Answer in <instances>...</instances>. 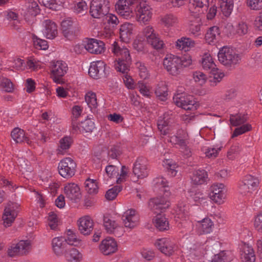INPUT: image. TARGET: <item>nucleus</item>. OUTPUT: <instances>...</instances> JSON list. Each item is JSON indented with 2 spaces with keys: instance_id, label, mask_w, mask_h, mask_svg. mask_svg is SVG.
<instances>
[{
  "instance_id": "1",
  "label": "nucleus",
  "mask_w": 262,
  "mask_h": 262,
  "mask_svg": "<svg viewBox=\"0 0 262 262\" xmlns=\"http://www.w3.org/2000/svg\"><path fill=\"white\" fill-rule=\"evenodd\" d=\"M112 51L117 56H118L117 62L115 64V69L117 71L127 74L129 71L132 59L128 50L127 48H120L117 42L114 41L112 45Z\"/></svg>"
},
{
  "instance_id": "2",
  "label": "nucleus",
  "mask_w": 262,
  "mask_h": 262,
  "mask_svg": "<svg viewBox=\"0 0 262 262\" xmlns=\"http://www.w3.org/2000/svg\"><path fill=\"white\" fill-rule=\"evenodd\" d=\"M219 61L227 67H231L239 63L240 56L232 49L224 47L218 53Z\"/></svg>"
},
{
  "instance_id": "3",
  "label": "nucleus",
  "mask_w": 262,
  "mask_h": 262,
  "mask_svg": "<svg viewBox=\"0 0 262 262\" xmlns=\"http://www.w3.org/2000/svg\"><path fill=\"white\" fill-rule=\"evenodd\" d=\"M110 9L108 0H92L90 7V14L95 18L100 19L107 14Z\"/></svg>"
},
{
  "instance_id": "4",
  "label": "nucleus",
  "mask_w": 262,
  "mask_h": 262,
  "mask_svg": "<svg viewBox=\"0 0 262 262\" xmlns=\"http://www.w3.org/2000/svg\"><path fill=\"white\" fill-rule=\"evenodd\" d=\"M135 11L136 19L140 23L145 24L152 18V9L146 1L140 2L136 6Z\"/></svg>"
},
{
  "instance_id": "5",
  "label": "nucleus",
  "mask_w": 262,
  "mask_h": 262,
  "mask_svg": "<svg viewBox=\"0 0 262 262\" xmlns=\"http://www.w3.org/2000/svg\"><path fill=\"white\" fill-rule=\"evenodd\" d=\"M259 185L257 178L250 174L245 176L239 185V192L244 195L251 194Z\"/></svg>"
},
{
  "instance_id": "6",
  "label": "nucleus",
  "mask_w": 262,
  "mask_h": 262,
  "mask_svg": "<svg viewBox=\"0 0 262 262\" xmlns=\"http://www.w3.org/2000/svg\"><path fill=\"white\" fill-rule=\"evenodd\" d=\"M76 164L71 158H65L58 164V170L61 176L64 178H70L75 173Z\"/></svg>"
},
{
  "instance_id": "7",
  "label": "nucleus",
  "mask_w": 262,
  "mask_h": 262,
  "mask_svg": "<svg viewBox=\"0 0 262 262\" xmlns=\"http://www.w3.org/2000/svg\"><path fill=\"white\" fill-rule=\"evenodd\" d=\"M68 69L67 64L62 61L53 62L51 67V73L53 81L57 83H63L62 77L67 73Z\"/></svg>"
},
{
  "instance_id": "8",
  "label": "nucleus",
  "mask_w": 262,
  "mask_h": 262,
  "mask_svg": "<svg viewBox=\"0 0 262 262\" xmlns=\"http://www.w3.org/2000/svg\"><path fill=\"white\" fill-rule=\"evenodd\" d=\"M174 103L185 110H195L197 104L192 96L178 94L173 98Z\"/></svg>"
},
{
  "instance_id": "9",
  "label": "nucleus",
  "mask_w": 262,
  "mask_h": 262,
  "mask_svg": "<svg viewBox=\"0 0 262 262\" xmlns=\"http://www.w3.org/2000/svg\"><path fill=\"white\" fill-rule=\"evenodd\" d=\"M181 58L174 55H167L164 59L163 65L172 75L177 76L182 71Z\"/></svg>"
},
{
  "instance_id": "10",
  "label": "nucleus",
  "mask_w": 262,
  "mask_h": 262,
  "mask_svg": "<svg viewBox=\"0 0 262 262\" xmlns=\"http://www.w3.org/2000/svg\"><path fill=\"white\" fill-rule=\"evenodd\" d=\"M31 249L30 242L20 241L17 244L11 245L8 249L7 253L9 256L13 257L18 255H23L28 254Z\"/></svg>"
},
{
  "instance_id": "11",
  "label": "nucleus",
  "mask_w": 262,
  "mask_h": 262,
  "mask_svg": "<svg viewBox=\"0 0 262 262\" xmlns=\"http://www.w3.org/2000/svg\"><path fill=\"white\" fill-rule=\"evenodd\" d=\"M135 0H119L116 9L118 13L125 19H129L133 16L132 6Z\"/></svg>"
},
{
  "instance_id": "12",
  "label": "nucleus",
  "mask_w": 262,
  "mask_h": 262,
  "mask_svg": "<svg viewBox=\"0 0 262 262\" xmlns=\"http://www.w3.org/2000/svg\"><path fill=\"white\" fill-rule=\"evenodd\" d=\"M172 116L171 114L166 113L159 117L157 121L158 129L163 135L169 134L172 129Z\"/></svg>"
},
{
  "instance_id": "13",
  "label": "nucleus",
  "mask_w": 262,
  "mask_h": 262,
  "mask_svg": "<svg viewBox=\"0 0 262 262\" xmlns=\"http://www.w3.org/2000/svg\"><path fill=\"white\" fill-rule=\"evenodd\" d=\"M169 206L170 203L168 199L162 196L152 198L148 202L149 208L155 213L164 211Z\"/></svg>"
},
{
  "instance_id": "14",
  "label": "nucleus",
  "mask_w": 262,
  "mask_h": 262,
  "mask_svg": "<svg viewBox=\"0 0 262 262\" xmlns=\"http://www.w3.org/2000/svg\"><path fill=\"white\" fill-rule=\"evenodd\" d=\"M122 219L125 227L133 229L139 224V215L133 209L126 210L122 215Z\"/></svg>"
},
{
  "instance_id": "15",
  "label": "nucleus",
  "mask_w": 262,
  "mask_h": 262,
  "mask_svg": "<svg viewBox=\"0 0 262 262\" xmlns=\"http://www.w3.org/2000/svg\"><path fill=\"white\" fill-rule=\"evenodd\" d=\"M64 193L66 198L74 203L78 202L81 198L80 189L78 185L74 183L66 184Z\"/></svg>"
},
{
  "instance_id": "16",
  "label": "nucleus",
  "mask_w": 262,
  "mask_h": 262,
  "mask_svg": "<svg viewBox=\"0 0 262 262\" xmlns=\"http://www.w3.org/2000/svg\"><path fill=\"white\" fill-rule=\"evenodd\" d=\"M19 206L16 203L10 202L4 210V213L3 215L4 224L5 226H10L12 223L14 221L17 215L16 209Z\"/></svg>"
},
{
  "instance_id": "17",
  "label": "nucleus",
  "mask_w": 262,
  "mask_h": 262,
  "mask_svg": "<svg viewBox=\"0 0 262 262\" xmlns=\"http://www.w3.org/2000/svg\"><path fill=\"white\" fill-rule=\"evenodd\" d=\"M210 198L214 202L221 204L226 198V189L222 183L214 184L210 187Z\"/></svg>"
},
{
  "instance_id": "18",
  "label": "nucleus",
  "mask_w": 262,
  "mask_h": 262,
  "mask_svg": "<svg viewBox=\"0 0 262 262\" xmlns=\"http://www.w3.org/2000/svg\"><path fill=\"white\" fill-rule=\"evenodd\" d=\"M209 6V0H191L189 4V10L192 15H200L204 14Z\"/></svg>"
},
{
  "instance_id": "19",
  "label": "nucleus",
  "mask_w": 262,
  "mask_h": 262,
  "mask_svg": "<svg viewBox=\"0 0 262 262\" xmlns=\"http://www.w3.org/2000/svg\"><path fill=\"white\" fill-rule=\"evenodd\" d=\"M193 225L196 232L200 235L210 233L214 227L213 222L209 217L201 220H195Z\"/></svg>"
},
{
  "instance_id": "20",
  "label": "nucleus",
  "mask_w": 262,
  "mask_h": 262,
  "mask_svg": "<svg viewBox=\"0 0 262 262\" xmlns=\"http://www.w3.org/2000/svg\"><path fill=\"white\" fill-rule=\"evenodd\" d=\"M155 246L162 253L167 256H170L174 252L175 245L168 238H162L157 239Z\"/></svg>"
},
{
  "instance_id": "21",
  "label": "nucleus",
  "mask_w": 262,
  "mask_h": 262,
  "mask_svg": "<svg viewBox=\"0 0 262 262\" xmlns=\"http://www.w3.org/2000/svg\"><path fill=\"white\" fill-rule=\"evenodd\" d=\"M94 225V222L89 216L81 217L77 221L78 230L84 235H88L91 233Z\"/></svg>"
},
{
  "instance_id": "22",
  "label": "nucleus",
  "mask_w": 262,
  "mask_h": 262,
  "mask_svg": "<svg viewBox=\"0 0 262 262\" xmlns=\"http://www.w3.org/2000/svg\"><path fill=\"white\" fill-rule=\"evenodd\" d=\"M133 172L139 179H143L148 176L147 161L145 158H139L136 160Z\"/></svg>"
},
{
  "instance_id": "23",
  "label": "nucleus",
  "mask_w": 262,
  "mask_h": 262,
  "mask_svg": "<svg viewBox=\"0 0 262 262\" xmlns=\"http://www.w3.org/2000/svg\"><path fill=\"white\" fill-rule=\"evenodd\" d=\"M106 64L102 61L99 60L91 63L89 70V74L93 78L98 79L101 76L106 75Z\"/></svg>"
},
{
  "instance_id": "24",
  "label": "nucleus",
  "mask_w": 262,
  "mask_h": 262,
  "mask_svg": "<svg viewBox=\"0 0 262 262\" xmlns=\"http://www.w3.org/2000/svg\"><path fill=\"white\" fill-rule=\"evenodd\" d=\"M99 249L104 255H108L117 251V244L114 239L107 238L101 242Z\"/></svg>"
},
{
  "instance_id": "25",
  "label": "nucleus",
  "mask_w": 262,
  "mask_h": 262,
  "mask_svg": "<svg viewBox=\"0 0 262 262\" xmlns=\"http://www.w3.org/2000/svg\"><path fill=\"white\" fill-rule=\"evenodd\" d=\"M176 144H178L182 149L186 150L185 154L189 156L190 153L189 149L187 146L189 143V135L187 132L183 129L178 130L177 135L174 137Z\"/></svg>"
},
{
  "instance_id": "26",
  "label": "nucleus",
  "mask_w": 262,
  "mask_h": 262,
  "mask_svg": "<svg viewBox=\"0 0 262 262\" xmlns=\"http://www.w3.org/2000/svg\"><path fill=\"white\" fill-rule=\"evenodd\" d=\"M86 50L92 54H101L104 51V43L103 41L96 39H90L84 45Z\"/></svg>"
},
{
  "instance_id": "27",
  "label": "nucleus",
  "mask_w": 262,
  "mask_h": 262,
  "mask_svg": "<svg viewBox=\"0 0 262 262\" xmlns=\"http://www.w3.org/2000/svg\"><path fill=\"white\" fill-rule=\"evenodd\" d=\"M61 28L63 36L67 39H71L75 36L76 28L71 18L63 20L61 22Z\"/></svg>"
},
{
  "instance_id": "28",
  "label": "nucleus",
  "mask_w": 262,
  "mask_h": 262,
  "mask_svg": "<svg viewBox=\"0 0 262 262\" xmlns=\"http://www.w3.org/2000/svg\"><path fill=\"white\" fill-rule=\"evenodd\" d=\"M45 29L43 33L48 39H53L58 34L57 25L52 20L50 19L45 20L43 21Z\"/></svg>"
},
{
  "instance_id": "29",
  "label": "nucleus",
  "mask_w": 262,
  "mask_h": 262,
  "mask_svg": "<svg viewBox=\"0 0 262 262\" xmlns=\"http://www.w3.org/2000/svg\"><path fill=\"white\" fill-rule=\"evenodd\" d=\"M11 136L16 143L26 142L28 145L31 144V141L29 139L25 131L18 127L14 128L11 132Z\"/></svg>"
},
{
  "instance_id": "30",
  "label": "nucleus",
  "mask_w": 262,
  "mask_h": 262,
  "mask_svg": "<svg viewBox=\"0 0 262 262\" xmlns=\"http://www.w3.org/2000/svg\"><path fill=\"white\" fill-rule=\"evenodd\" d=\"M241 258L243 262H255V254L253 248L249 244H245L242 248Z\"/></svg>"
},
{
  "instance_id": "31",
  "label": "nucleus",
  "mask_w": 262,
  "mask_h": 262,
  "mask_svg": "<svg viewBox=\"0 0 262 262\" xmlns=\"http://www.w3.org/2000/svg\"><path fill=\"white\" fill-rule=\"evenodd\" d=\"M208 179L207 172L204 169H198L193 172L191 177V183L193 185H199L204 184Z\"/></svg>"
},
{
  "instance_id": "32",
  "label": "nucleus",
  "mask_w": 262,
  "mask_h": 262,
  "mask_svg": "<svg viewBox=\"0 0 262 262\" xmlns=\"http://www.w3.org/2000/svg\"><path fill=\"white\" fill-rule=\"evenodd\" d=\"M195 42L192 39L182 37L176 42V47L180 50L187 52L195 46Z\"/></svg>"
},
{
  "instance_id": "33",
  "label": "nucleus",
  "mask_w": 262,
  "mask_h": 262,
  "mask_svg": "<svg viewBox=\"0 0 262 262\" xmlns=\"http://www.w3.org/2000/svg\"><path fill=\"white\" fill-rule=\"evenodd\" d=\"M66 245L65 238L62 237H57L52 239V249L57 256H60L63 253Z\"/></svg>"
},
{
  "instance_id": "34",
  "label": "nucleus",
  "mask_w": 262,
  "mask_h": 262,
  "mask_svg": "<svg viewBox=\"0 0 262 262\" xmlns=\"http://www.w3.org/2000/svg\"><path fill=\"white\" fill-rule=\"evenodd\" d=\"M39 12L38 4L35 2L28 3L27 8L24 13V17L27 21L31 20L35 17Z\"/></svg>"
},
{
  "instance_id": "35",
  "label": "nucleus",
  "mask_w": 262,
  "mask_h": 262,
  "mask_svg": "<svg viewBox=\"0 0 262 262\" xmlns=\"http://www.w3.org/2000/svg\"><path fill=\"white\" fill-rule=\"evenodd\" d=\"M133 26L129 23L122 25L120 28V36L122 41L128 42L133 33Z\"/></svg>"
},
{
  "instance_id": "36",
  "label": "nucleus",
  "mask_w": 262,
  "mask_h": 262,
  "mask_svg": "<svg viewBox=\"0 0 262 262\" xmlns=\"http://www.w3.org/2000/svg\"><path fill=\"white\" fill-rule=\"evenodd\" d=\"M160 21L162 25L169 28L177 25L179 22V19L174 14L167 13L161 16Z\"/></svg>"
},
{
  "instance_id": "37",
  "label": "nucleus",
  "mask_w": 262,
  "mask_h": 262,
  "mask_svg": "<svg viewBox=\"0 0 262 262\" xmlns=\"http://www.w3.org/2000/svg\"><path fill=\"white\" fill-rule=\"evenodd\" d=\"M220 34L219 27H210L205 35V39L209 44L213 43L217 40Z\"/></svg>"
},
{
  "instance_id": "38",
  "label": "nucleus",
  "mask_w": 262,
  "mask_h": 262,
  "mask_svg": "<svg viewBox=\"0 0 262 262\" xmlns=\"http://www.w3.org/2000/svg\"><path fill=\"white\" fill-rule=\"evenodd\" d=\"M155 226L160 231L167 230L169 229V223L165 216L158 214L154 220Z\"/></svg>"
},
{
  "instance_id": "39",
  "label": "nucleus",
  "mask_w": 262,
  "mask_h": 262,
  "mask_svg": "<svg viewBox=\"0 0 262 262\" xmlns=\"http://www.w3.org/2000/svg\"><path fill=\"white\" fill-rule=\"evenodd\" d=\"M103 224L106 232L108 233L115 234L116 230L122 228L118 226L116 222L107 216H104Z\"/></svg>"
},
{
  "instance_id": "40",
  "label": "nucleus",
  "mask_w": 262,
  "mask_h": 262,
  "mask_svg": "<svg viewBox=\"0 0 262 262\" xmlns=\"http://www.w3.org/2000/svg\"><path fill=\"white\" fill-rule=\"evenodd\" d=\"M65 257L68 262H80L81 254L75 248H72L66 252Z\"/></svg>"
},
{
  "instance_id": "41",
  "label": "nucleus",
  "mask_w": 262,
  "mask_h": 262,
  "mask_svg": "<svg viewBox=\"0 0 262 262\" xmlns=\"http://www.w3.org/2000/svg\"><path fill=\"white\" fill-rule=\"evenodd\" d=\"M155 94L161 101H165L168 95L167 88L163 82L158 84L155 89Z\"/></svg>"
},
{
  "instance_id": "42",
  "label": "nucleus",
  "mask_w": 262,
  "mask_h": 262,
  "mask_svg": "<svg viewBox=\"0 0 262 262\" xmlns=\"http://www.w3.org/2000/svg\"><path fill=\"white\" fill-rule=\"evenodd\" d=\"M202 65L204 70H214L215 69V64L210 54L205 53L202 58Z\"/></svg>"
},
{
  "instance_id": "43",
  "label": "nucleus",
  "mask_w": 262,
  "mask_h": 262,
  "mask_svg": "<svg viewBox=\"0 0 262 262\" xmlns=\"http://www.w3.org/2000/svg\"><path fill=\"white\" fill-rule=\"evenodd\" d=\"M195 17V20L191 21L189 28L190 31L194 35H198L199 33L201 31V28L202 26L203 23L200 15H193Z\"/></svg>"
},
{
  "instance_id": "44",
  "label": "nucleus",
  "mask_w": 262,
  "mask_h": 262,
  "mask_svg": "<svg viewBox=\"0 0 262 262\" xmlns=\"http://www.w3.org/2000/svg\"><path fill=\"white\" fill-rule=\"evenodd\" d=\"M190 196L193 200L198 203L202 204L205 202L207 199V195L203 193L202 191L199 189L189 191Z\"/></svg>"
},
{
  "instance_id": "45",
  "label": "nucleus",
  "mask_w": 262,
  "mask_h": 262,
  "mask_svg": "<svg viewBox=\"0 0 262 262\" xmlns=\"http://www.w3.org/2000/svg\"><path fill=\"white\" fill-rule=\"evenodd\" d=\"M85 190L90 194H95L98 192V186L96 181L93 179H88L85 183Z\"/></svg>"
},
{
  "instance_id": "46",
  "label": "nucleus",
  "mask_w": 262,
  "mask_h": 262,
  "mask_svg": "<svg viewBox=\"0 0 262 262\" xmlns=\"http://www.w3.org/2000/svg\"><path fill=\"white\" fill-rule=\"evenodd\" d=\"M221 2V8L224 15L226 16H229L233 9V0H220Z\"/></svg>"
},
{
  "instance_id": "47",
  "label": "nucleus",
  "mask_w": 262,
  "mask_h": 262,
  "mask_svg": "<svg viewBox=\"0 0 262 262\" xmlns=\"http://www.w3.org/2000/svg\"><path fill=\"white\" fill-rule=\"evenodd\" d=\"M85 101L91 109L96 108L98 106L96 94L94 92H88L85 95Z\"/></svg>"
},
{
  "instance_id": "48",
  "label": "nucleus",
  "mask_w": 262,
  "mask_h": 262,
  "mask_svg": "<svg viewBox=\"0 0 262 262\" xmlns=\"http://www.w3.org/2000/svg\"><path fill=\"white\" fill-rule=\"evenodd\" d=\"M32 39L33 45L36 49L46 50L48 48V42L46 40L39 38L33 34L32 35Z\"/></svg>"
},
{
  "instance_id": "49",
  "label": "nucleus",
  "mask_w": 262,
  "mask_h": 262,
  "mask_svg": "<svg viewBox=\"0 0 262 262\" xmlns=\"http://www.w3.org/2000/svg\"><path fill=\"white\" fill-rule=\"evenodd\" d=\"M163 166L167 169L168 174L171 177L177 176L179 167L175 163H171L169 160L164 161Z\"/></svg>"
},
{
  "instance_id": "50",
  "label": "nucleus",
  "mask_w": 262,
  "mask_h": 262,
  "mask_svg": "<svg viewBox=\"0 0 262 262\" xmlns=\"http://www.w3.org/2000/svg\"><path fill=\"white\" fill-rule=\"evenodd\" d=\"M72 142V139L68 137H65L60 139L58 149V154H63L64 152L70 148Z\"/></svg>"
},
{
  "instance_id": "51",
  "label": "nucleus",
  "mask_w": 262,
  "mask_h": 262,
  "mask_svg": "<svg viewBox=\"0 0 262 262\" xmlns=\"http://www.w3.org/2000/svg\"><path fill=\"white\" fill-rule=\"evenodd\" d=\"M247 121V118L245 115L241 114L231 115L230 121L233 126H238L244 123Z\"/></svg>"
},
{
  "instance_id": "52",
  "label": "nucleus",
  "mask_w": 262,
  "mask_h": 262,
  "mask_svg": "<svg viewBox=\"0 0 262 262\" xmlns=\"http://www.w3.org/2000/svg\"><path fill=\"white\" fill-rule=\"evenodd\" d=\"M121 190L122 187L119 185L115 186L112 188L110 189L105 194L106 199L110 201L114 200Z\"/></svg>"
},
{
  "instance_id": "53",
  "label": "nucleus",
  "mask_w": 262,
  "mask_h": 262,
  "mask_svg": "<svg viewBox=\"0 0 262 262\" xmlns=\"http://www.w3.org/2000/svg\"><path fill=\"white\" fill-rule=\"evenodd\" d=\"M136 67L139 70V74L141 78L146 79L149 77L148 70L144 63L138 61L136 63Z\"/></svg>"
},
{
  "instance_id": "54",
  "label": "nucleus",
  "mask_w": 262,
  "mask_h": 262,
  "mask_svg": "<svg viewBox=\"0 0 262 262\" xmlns=\"http://www.w3.org/2000/svg\"><path fill=\"white\" fill-rule=\"evenodd\" d=\"M0 187H7L9 190L14 192L18 186L12 181H9L3 176H0Z\"/></svg>"
},
{
  "instance_id": "55",
  "label": "nucleus",
  "mask_w": 262,
  "mask_h": 262,
  "mask_svg": "<svg viewBox=\"0 0 262 262\" xmlns=\"http://www.w3.org/2000/svg\"><path fill=\"white\" fill-rule=\"evenodd\" d=\"M38 1L45 7L53 10H56L58 6L62 4L60 0H38Z\"/></svg>"
},
{
  "instance_id": "56",
  "label": "nucleus",
  "mask_w": 262,
  "mask_h": 262,
  "mask_svg": "<svg viewBox=\"0 0 262 262\" xmlns=\"http://www.w3.org/2000/svg\"><path fill=\"white\" fill-rule=\"evenodd\" d=\"M154 49L159 50L163 48L164 46V42L161 40L157 34L154 35L149 41H147Z\"/></svg>"
},
{
  "instance_id": "57",
  "label": "nucleus",
  "mask_w": 262,
  "mask_h": 262,
  "mask_svg": "<svg viewBox=\"0 0 262 262\" xmlns=\"http://www.w3.org/2000/svg\"><path fill=\"white\" fill-rule=\"evenodd\" d=\"M81 127L82 128V133H91L95 128V124L90 119L85 120L81 123Z\"/></svg>"
},
{
  "instance_id": "58",
  "label": "nucleus",
  "mask_w": 262,
  "mask_h": 262,
  "mask_svg": "<svg viewBox=\"0 0 262 262\" xmlns=\"http://www.w3.org/2000/svg\"><path fill=\"white\" fill-rule=\"evenodd\" d=\"M48 225L52 230H56L58 225L57 216L52 212L49 213Z\"/></svg>"
},
{
  "instance_id": "59",
  "label": "nucleus",
  "mask_w": 262,
  "mask_h": 262,
  "mask_svg": "<svg viewBox=\"0 0 262 262\" xmlns=\"http://www.w3.org/2000/svg\"><path fill=\"white\" fill-rule=\"evenodd\" d=\"M122 154L121 148L118 146L112 147L108 150V155L113 159H117Z\"/></svg>"
},
{
  "instance_id": "60",
  "label": "nucleus",
  "mask_w": 262,
  "mask_h": 262,
  "mask_svg": "<svg viewBox=\"0 0 262 262\" xmlns=\"http://www.w3.org/2000/svg\"><path fill=\"white\" fill-rule=\"evenodd\" d=\"M252 129V126L249 124H246L242 125L239 127H237L234 130L232 137H237L238 135L245 133L247 132L250 131Z\"/></svg>"
},
{
  "instance_id": "61",
  "label": "nucleus",
  "mask_w": 262,
  "mask_h": 262,
  "mask_svg": "<svg viewBox=\"0 0 262 262\" xmlns=\"http://www.w3.org/2000/svg\"><path fill=\"white\" fill-rule=\"evenodd\" d=\"M241 147L238 145H232L227 152V158L231 160L235 158L236 156L239 153Z\"/></svg>"
},
{
  "instance_id": "62",
  "label": "nucleus",
  "mask_w": 262,
  "mask_h": 262,
  "mask_svg": "<svg viewBox=\"0 0 262 262\" xmlns=\"http://www.w3.org/2000/svg\"><path fill=\"white\" fill-rule=\"evenodd\" d=\"M0 85L7 92H11L14 89L12 82L6 78H3L1 79Z\"/></svg>"
},
{
  "instance_id": "63",
  "label": "nucleus",
  "mask_w": 262,
  "mask_h": 262,
  "mask_svg": "<svg viewBox=\"0 0 262 262\" xmlns=\"http://www.w3.org/2000/svg\"><path fill=\"white\" fill-rule=\"evenodd\" d=\"M221 146L219 147H208L205 152L206 156L208 158H215L217 156L219 152L221 150Z\"/></svg>"
},
{
  "instance_id": "64",
  "label": "nucleus",
  "mask_w": 262,
  "mask_h": 262,
  "mask_svg": "<svg viewBox=\"0 0 262 262\" xmlns=\"http://www.w3.org/2000/svg\"><path fill=\"white\" fill-rule=\"evenodd\" d=\"M230 261V259L228 258L225 251H222L215 254L212 260V262H229Z\"/></svg>"
}]
</instances>
